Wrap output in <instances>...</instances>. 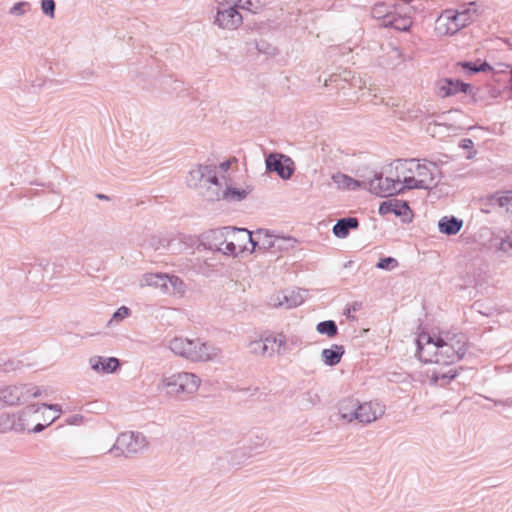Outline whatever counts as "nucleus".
Wrapping results in <instances>:
<instances>
[{
  "label": "nucleus",
  "mask_w": 512,
  "mask_h": 512,
  "mask_svg": "<svg viewBox=\"0 0 512 512\" xmlns=\"http://www.w3.org/2000/svg\"><path fill=\"white\" fill-rule=\"evenodd\" d=\"M30 8V3L26 1H21L15 3L9 10L11 15L21 16L24 15L27 9Z\"/></svg>",
  "instance_id": "4c0bfd02"
},
{
  "label": "nucleus",
  "mask_w": 512,
  "mask_h": 512,
  "mask_svg": "<svg viewBox=\"0 0 512 512\" xmlns=\"http://www.w3.org/2000/svg\"><path fill=\"white\" fill-rule=\"evenodd\" d=\"M39 414H40V412H38L34 415H31V416L24 417V419H25L24 423H26L25 431H28L29 433H40L46 428V425L42 424L41 422H37V424L33 428H30L31 422L40 420Z\"/></svg>",
  "instance_id": "72a5a7b5"
},
{
  "label": "nucleus",
  "mask_w": 512,
  "mask_h": 512,
  "mask_svg": "<svg viewBox=\"0 0 512 512\" xmlns=\"http://www.w3.org/2000/svg\"><path fill=\"white\" fill-rule=\"evenodd\" d=\"M359 220L356 217H344L337 220L332 228L333 234L340 239L346 238L351 230L357 229Z\"/></svg>",
  "instance_id": "412c9836"
},
{
  "label": "nucleus",
  "mask_w": 512,
  "mask_h": 512,
  "mask_svg": "<svg viewBox=\"0 0 512 512\" xmlns=\"http://www.w3.org/2000/svg\"><path fill=\"white\" fill-rule=\"evenodd\" d=\"M249 349L252 353L267 355V344L264 343L263 339L251 341L249 343Z\"/></svg>",
  "instance_id": "c9c22d12"
},
{
  "label": "nucleus",
  "mask_w": 512,
  "mask_h": 512,
  "mask_svg": "<svg viewBox=\"0 0 512 512\" xmlns=\"http://www.w3.org/2000/svg\"><path fill=\"white\" fill-rule=\"evenodd\" d=\"M78 419H82V416H80V415H73V416H71L70 418L67 419V423L70 424V425L71 424H76Z\"/></svg>",
  "instance_id": "8fccbe9b"
},
{
  "label": "nucleus",
  "mask_w": 512,
  "mask_h": 512,
  "mask_svg": "<svg viewBox=\"0 0 512 512\" xmlns=\"http://www.w3.org/2000/svg\"><path fill=\"white\" fill-rule=\"evenodd\" d=\"M97 197L99 199H108V197L106 195H104V194H98Z\"/></svg>",
  "instance_id": "6e6d98bb"
},
{
  "label": "nucleus",
  "mask_w": 512,
  "mask_h": 512,
  "mask_svg": "<svg viewBox=\"0 0 512 512\" xmlns=\"http://www.w3.org/2000/svg\"><path fill=\"white\" fill-rule=\"evenodd\" d=\"M42 394V389L30 383L2 386L0 387V406L21 405L31 398L42 396Z\"/></svg>",
  "instance_id": "423d86ee"
},
{
  "label": "nucleus",
  "mask_w": 512,
  "mask_h": 512,
  "mask_svg": "<svg viewBox=\"0 0 512 512\" xmlns=\"http://www.w3.org/2000/svg\"><path fill=\"white\" fill-rule=\"evenodd\" d=\"M149 446V441L146 436L137 431H126L120 433L114 445L109 449V453L114 457H133Z\"/></svg>",
  "instance_id": "39448f33"
},
{
  "label": "nucleus",
  "mask_w": 512,
  "mask_h": 512,
  "mask_svg": "<svg viewBox=\"0 0 512 512\" xmlns=\"http://www.w3.org/2000/svg\"><path fill=\"white\" fill-rule=\"evenodd\" d=\"M359 401L352 397L343 399L339 403V414L340 417L347 422H352L357 418Z\"/></svg>",
  "instance_id": "b1692460"
},
{
  "label": "nucleus",
  "mask_w": 512,
  "mask_h": 512,
  "mask_svg": "<svg viewBox=\"0 0 512 512\" xmlns=\"http://www.w3.org/2000/svg\"><path fill=\"white\" fill-rule=\"evenodd\" d=\"M467 351L462 333L441 332L437 336L422 335L417 339L416 354L425 363L450 365L461 360Z\"/></svg>",
  "instance_id": "f257e3e1"
},
{
  "label": "nucleus",
  "mask_w": 512,
  "mask_h": 512,
  "mask_svg": "<svg viewBox=\"0 0 512 512\" xmlns=\"http://www.w3.org/2000/svg\"><path fill=\"white\" fill-rule=\"evenodd\" d=\"M166 286L167 291H164L165 294H183L185 292V284L178 276L168 275L167 274Z\"/></svg>",
  "instance_id": "c756f323"
},
{
  "label": "nucleus",
  "mask_w": 512,
  "mask_h": 512,
  "mask_svg": "<svg viewBox=\"0 0 512 512\" xmlns=\"http://www.w3.org/2000/svg\"><path fill=\"white\" fill-rule=\"evenodd\" d=\"M332 180L336 184L337 188L343 191H356L361 187L366 188L365 181L361 182L341 172L333 174Z\"/></svg>",
  "instance_id": "aec40b11"
},
{
  "label": "nucleus",
  "mask_w": 512,
  "mask_h": 512,
  "mask_svg": "<svg viewBox=\"0 0 512 512\" xmlns=\"http://www.w3.org/2000/svg\"><path fill=\"white\" fill-rule=\"evenodd\" d=\"M225 247H222V251L225 255H236L239 251L234 240L227 241L224 243Z\"/></svg>",
  "instance_id": "79ce46f5"
},
{
  "label": "nucleus",
  "mask_w": 512,
  "mask_h": 512,
  "mask_svg": "<svg viewBox=\"0 0 512 512\" xmlns=\"http://www.w3.org/2000/svg\"><path fill=\"white\" fill-rule=\"evenodd\" d=\"M463 227V220L455 216H444L438 221L440 233L452 236L456 235Z\"/></svg>",
  "instance_id": "5701e85b"
},
{
  "label": "nucleus",
  "mask_w": 512,
  "mask_h": 512,
  "mask_svg": "<svg viewBox=\"0 0 512 512\" xmlns=\"http://www.w3.org/2000/svg\"><path fill=\"white\" fill-rule=\"evenodd\" d=\"M174 84H175L174 90H177L182 86V83L180 81H174Z\"/></svg>",
  "instance_id": "5fc2aeb1"
},
{
  "label": "nucleus",
  "mask_w": 512,
  "mask_h": 512,
  "mask_svg": "<svg viewBox=\"0 0 512 512\" xmlns=\"http://www.w3.org/2000/svg\"><path fill=\"white\" fill-rule=\"evenodd\" d=\"M169 349L177 356L192 362H208L215 360L221 353L220 348L202 342L199 338L188 339L174 337L169 341Z\"/></svg>",
  "instance_id": "7ed1b4c3"
},
{
  "label": "nucleus",
  "mask_w": 512,
  "mask_h": 512,
  "mask_svg": "<svg viewBox=\"0 0 512 512\" xmlns=\"http://www.w3.org/2000/svg\"><path fill=\"white\" fill-rule=\"evenodd\" d=\"M232 237L234 238L239 251L249 250L248 247L244 244V242L247 241V239H244L242 235L236 234L235 236Z\"/></svg>",
  "instance_id": "c03bdc74"
},
{
  "label": "nucleus",
  "mask_w": 512,
  "mask_h": 512,
  "mask_svg": "<svg viewBox=\"0 0 512 512\" xmlns=\"http://www.w3.org/2000/svg\"><path fill=\"white\" fill-rule=\"evenodd\" d=\"M219 168L222 170V171H227L229 168H230V162L229 161H225V162H222L219 166Z\"/></svg>",
  "instance_id": "603ef678"
},
{
  "label": "nucleus",
  "mask_w": 512,
  "mask_h": 512,
  "mask_svg": "<svg viewBox=\"0 0 512 512\" xmlns=\"http://www.w3.org/2000/svg\"><path fill=\"white\" fill-rule=\"evenodd\" d=\"M344 353L345 349L342 345L333 344L330 348L322 350L321 358L325 365L333 367L341 361Z\"/></svg>",
  "instance_id": "a878e982"
},
{
  "label": "nucleus",
  "mask_w": 512,
  "mask_h": 512,
  "mask_svg": "<svg viewBox=\"0 0 512 512\" xmlns=\"http://www.w3.org/2000/svg\"><path fill=\"white\" fill-rule=\"evenodd\" d=\"M360 308V304L355 302L354 304L348 306L345 310V314L347 318H354L351 314L356 312Z\"/></svg>",
  "instance_id": "49530a36"
},
{
  "label": "nucleus",
  "mask_w": 512,
  "mask_h": 512,
  "mask_svg": "<svg viewBox=\"0 0 512 512\" xmlns=\"http://www.w3.org/2000/svg\"><path fill=\"white\" fill-rule=\"evenodd\" d=\"M243 22L238 8L219 1L214 23L221 29L235 30Z\"/></svg>",
  "instance_id": "9d476101"
},
{
  "label": "nucleus",
  "mask_w": 512,
  "mask_h": 512,
  "mask_svg": "<svg viewBox=\"0 0 512 512\" xmlns=\"http://www.w3.org/2000/svg\"><path fill=\"white\" fill-rule=\"evenodd\" d=\"M46 272H48L49 264L44 268Z\"/></svg>",
  "instance_id": "13d9d810"
},
{
  "label": "nucleus",
  "mask_w": 512,
  "mask_h": 512,
  "mask_svg": "<svg viewBox=\"0 0 512 512\" xmlns=\"http://www.w3.org/2000/svg\"><path fill=\"white\" fill-rule=\"evenodd\" d=\"M223 2L231 5V6H234L236 8H238L239 4L243 1V0H222Z\"/></svg>",
  "instance_id": "3c124183"
},
{
  "label": "nucleus",
  "mask_w": 512,
  "mask_h": 512,
  "mask_svg": "<svg viewBox=\"0 0 512 512\" xmlns=\"http://www.w3.org/2000/svg\"><path fill=\"white\" fill-rule=\"evenodd\" d=\"M131 313V310L126 306L119 307L112 316L111 321H121L128 317Z\"/></svg>",
  "instance_id": "a19ab883"
},
{
  "label": "nucleus",
  "mask_w": 512,
  "mask_h": 512,
  "mask_svg": "<svg viewBox=\"0 0 512 512\" xmlns=\"http://www.w3.org/2000/svg\"><path fill=\"white\" fill-rule=\"evenodd\" d=\"M375 266L378 269L391 271L398 267V261L394 257H383L379 259Z\"/></svg>",
  "instance_id": "f704fd0d"
},
{
  "label": "nucleus",
  "mask_w": 512,
  "mask_h": 512,
  "mask_svg": "<svg viewBox=\"0 0 512 512\" xmlns=\"http://www.w3.org/2000/svg\"><path fill=\"white\" fill-rule=\"evenodd\" d=\"M37 405L39 406V412L43 408L49 409V410H53V411L57 412V415H55L54 417L50 418V420L45 424L46 427L51 425L55 420H57L59 418L60 413H61L60 405H58V404H47V403H42V404H37Z\"/></svg>",
  "instance_id": "58836bf2"
},
{
  "label": "nucleus",
  "mask_w": 512,
  "mask_h": 512,
  "mask_svg": "<svg viewBox=\"0 0 512 512\" xmlns=\"http://www.w3.org/2000/svg\"><path fill=\"white\" fill-rule=\"evenodd\" d=\"M307 397L312 404H316L319 401V397L316 393L308 392Z\"/></svg>",
  "instance_id": "09e8293b"
},
{
  "label": "nucleus",
  "mask_w": 512,
  "mask_h": 512,
  "mask_svg": "<svg viewBox=\"0 0 512 512\" xmlns=\"http://www.w3.org/2000/svg\"><path fill=\"white\" fill-rule=\"evenodd\" d=\"M39 412V406L30 404L21 409L18 413L0 412V433L8 431L24 432L26 423L25 416H31Z\"/></svg>",
  "instance_id": "1a4fd4ad"
},
{
  "label": "nucleus",
  "mask_w": 512,
  "mask_h": 512,
  "mask_svg": "<svg viewBox=\"0 0 512 512\" xmlns=\"http://www.w3.org/2000/svg\"><path fill=\"white\" fill-rule=\"evenodd\" d=\"M366 188L380 197L398 195L397 177H383L382 174H375L372 179L366 182Z\"/></svg>",
  "instance_id": "ddd939ff"
},
{
  "label": "nucleus",
  "mask_w": 512,
  "mask_h": 512,
  "mask_svg": "<svg viewBox=\"0 0 512 512\" xmlns=\"http://www.w3.org/2000/svg\"><path fill=\"white\" fill-rule=\"evenodd\" d=\"M486 204L492 207L505 208L508 213L511 212L512 208V191H506L503 193H494L489 195L486 200Z\"/></svg>",
  "instance_id": "bb28decb"
},
{
  "label": "nucleus",
  "mask_w": 512,
  "mask_h": 512,
  "mask_svg": "<svg viewBox=\"0 0 512 512\" xmlns=\"http://www.w3.org/2000/svg\"><path fill=\"white\" fill-rule=\"evenodd\" d=\"M316 330L319 334L334 338L338 335V326L333 320L321 321L317 324Z\"/></svg>",
  "instance_id": "7c9ffc66"
},
{
  "label": "nucleus",
  "mask_w": 512,
  "mask_h": 512,
  "mask_svg": "<svg viewBox=\"0 0 512 512\" xmlns=\"http://www.w3.org/2000/svg\"><path fill=\"white\" fill-rule=\"evenodd\" d=\"M43 419L44 421L50 420L49 417L44 418L43 416L40 417V420Z\"/></svg>",
  "instance_id": "4d7b16f0"
},
{
  "label": "nucleus",
  "mask_w": 512,
  "mask_h": 512,
  "mask_svg": "<svg viewBox=\"0 0 512 512\" xmlns=\"http://www.w3.org/2000/svg\"><path fill=\"white\" fill-rule=\"evenodd\" d=\"M306 290L302 289H287L279 292L273 299L275 307L285 309H292L301 305L305 300Z\"/></svg>",
  "instance_id": "4468645a"
},
{
  "label": "nucleus",
  "mask_w": 512,
  "mask_h": 512,
  "mask_svg": "<svg viewBox=\"0 0 512 512\" xmlns=\"http://www.w3.org/2000/svg\"><path fill=\"white\" fill-rule=\"evenodd\" d=\"M201 383L200 378L190 372L174 373L163 379V386L170 396L182 398L183 395L194 394Z\"/></svg>",
  "instance_id": "0eeeda50"
},
{
  "label": "nucleus",
  "mask_w": 512,
  "mask_h": 512,
  "mask_svg": "<svg viewBox=\"0 0 512 512\" xmlns=\"http://www.w3.org/2000/svg\"><path fill=\"white\" fill-rule=\"evenodd\" d=\"M275 339L277 342V347L275 349L277 351V354L279 355H283L286 352L290 351L292 349V346L295 344L293 339L288 340L283 333L275 334Z\"/></svg>",
  "instance_id": "2f4dec72"
},
{
  "label": "nucleus",
  "mask_w": 512,
  "mask_h": 512,
  "mask_svg": "<svg viewBox=\"0 0 512 512\" xmlns=\"http://www.w3.org/2000/svg\"><path fill=\"white\" fill-rule=\"evenodd\" d=\"M244 239L251 245L250 252L264 251L276 254L279 251L288 250L293 247L294 239L269 234L267 230L258 229L250 232L246 228L238 230Z\"/></svg>",
  "instance_id": "20e7f679"
},
{
  "label": "nucleus",
  "mask_w": 512,
  "mask_h": 512,
  "mask_svg": "<svg viewBox=\"0 0 512 512\" xmlns=\"http://www.w3.org/2000/svg\"><path fill=\"white\" fill-rule=\"evenodd\" d=\"M380 215L393 213L398 217H403L404 222L411 221L412 211L406 201L399 199H390L383 201L378 209Z\"/></svg>",
  "instance_id": "dca6fc26"
},
{
  "label": "nucleus",
  "mask_w": 512,
  "mask_h": 512,
  "mask_svg": "<svg viewBox=\"0 0 512 512\" xmlns=\"http://www.w3.org/2000/svg\"><path fill=\"white\" fill-rule=\"evenodd\" d=\"M265 164L268 172L277 173L283 180L289 179L294 173L293 161L283 154L270 153L265 159Z\"/></svg>",
  "instance_id": "f8f14e48"
},
{
  "label": "nucleus",
  "mask_w": 512,
  "mask_h": 512,
  "mask_svg": "<svg viewBox=\"0 0 512 512\" xmlns=\"http://www.w3.org/2000/svg\"><path fill=\"white\" fill-rule=\"evenodd\" d=\"M238 230L242 228L228 226L210 230L202 236V245L208 250L222 251L226 238L240 234Z\"/></svg>",
  "instance_id": "9b49d317"
},
{
  "label": "nucleus",
  "mask_w": 512,
  "mask_h": 512,
  "mask_svg": "<svg viewBox=\"0 0 512 512\" xmlns=\"http://www.w3.org/2000/svg\"><path fill=\"white\" fill-rule=\"evenodd\" d=\"M55 8L56 4L54 0H42L41 1V10L44 15L48 16L49 18L55 17Z\"/></svg>",
  "instance_id": "e433bc0d"
},
{
  "label": "nucleus",
  "mask_w": 512,
  "mask_h": 512,
  "mask_svg": "<svg viewBox=\"0 0 512 512\" xmlns=\"http://www.w3.org/2000/svg\"><path fill=\"white\" fill-rule=\"evenodd\" d=\"M263 341L265 344H267V355L268 356L277 354V351L275 349L277 347L275 335H269L266 338H264Z\"/></svg>",
  "instance_id": "ea45409f"
},
{
  "label": "nucleus",
  "mask_w": 512,
  "mask_h": 512,
  "mask_svg": "<svg viewBox=\"0 0 512 512\" xmlns=\"http://www.w3.org/2000/svg\"><path fill=\"white\" fill-rule=\"evenodd\" d=\"M89 364L91 368L96 372L102 373H113L120 366V362L115 357H102V356H93L89 359Z\"/></svg>",
  "instance_id": "6ab92c4d"
},
{
  "label": "nucleus",
  "mask_w": 512,
  "mask_h": 512,
  "mask_svg": "<svg viewBox=\"0 0 512 512\" xmlns=\"http://www.w3.org/2000/svg\"><path fill=\"white\" fill-rule=\"evenodd\" d=\"M510 246L512 247V242L510 243Z\"/></svg>",
  "instance_id": "bf43d9fd"
},
{
  "label": "nucleus",
  "mask_w": 512,
  "mask_h": 512,
  "mask_svg": "<svg viewBox=\"0 0 512 512\" xmlns=\"http://www.w3.org/2000/svg\"><path fill=\"white\" fill-rule=\"evenodd\" d=\"M167 274L166 273H146L140 279V286H150L159 288L161 292L167 291L166 286Z\"/></svg>",
  "instance_id": "393cba45"
},
{
  "label": "nucleus",
  "mask_w": 512,
  "mask_h": 512,
  "mask_svg": "<svg viewBox=\"0 0 512 512\" xmlns=\"http://www.w3.org/2000/svg\"><path fill=\"white\" fill-rule=\"evenodd\" d=\"M384 413L385 406L379 402H359L356 420L362 424H369L382 417Z\"/></svg>",
  "instance_id": "2eb2a0df"
},
{
  "label": "nucleus",
  "mask_w": 512,
  "mask_h": 512,
  "mask_svg": "<svg viewBox=\"0 0 512 512\" xmlns=\"http://www.w3.org/2000/svg\"><path fill=\"white\" fill-rule=\"evenodd\" d=\"M456 376H457L456 371L450 370L446 374H434L432 379L435 382H437L439 379H448L450 381V380L454 379Z\"/></svg>",
  "instance_id": "a18cd8bd"
},
{
  "label": "nucleus",
  "mask_w": 512,
  "mask_h": 512,
  "mask_svg": "<svg viewBox=\"0 0 512 512\" xmlns=\"http://www.w3.org/2000/svg\"><path fill=\"white\" fill-rule=\"evenodd\" d=\"M398 194H403L406 190L423 189L428 190L425 180H419L412 175H397Z\"/></svg>",
  "instance_id": "4be33fe9"
},
{
  "label": "nucleus",
  "mask_w": 512,
  "mask_h": 512,
  "mask_svg": "<svg viewBox=\"0 0 512 512\" xmlns=\"http://www.w3.org/2000/svg\"><path fill=\"white\" fill-rule=\"evenodd\" d=\"M395 169L398 172V175H416L415 167L419 163L417 159H398L396 160Z\"/></svg>",
  "instance_id": "c85d7f7f"
},
{
  "label": "nucleus",
  "mask_w": 512,
  "mask_h": 512,
  "mask_svg": "<svg viewBox=\"0 0 512 512\" xmlns=\"http://www.w3.org/2000/svg\"><path fill=\"white\" fill-rule=\"evenodd\" d=\"M239 9H244V10H247V11H250V12H253V13H256V9L257 7L254 5V3L252 2V0H243L239 6H238V10Z\"/></svg>",
  "instance_id": "37998d69"
},
{
  "label": "nucleus",
  "mask_w": 512,
  "mask_h": 512,
  "mask_svg": "<svg viewBox=\"0 0 512 512\" xmlns=\"http://www.w3.org/2000/svg\"><path fill=\"white\" fill-rule=\"evenodd\" d=\"M475 17V10L465 8L461 11L447 9L438 17V29L446 35H454L470 24Z\"/></svg>",
  "instance_id": "6e6552de"
},
{
  "label": "nucleus",
  "mask_w": 512,
  "mask_h": 512,
  "mask_svg": "<svg viewBox=\"0 0 512 512\" xmlns=\"http://www.w3.org/2000/svg\"><path fill=\"white\" fill-rule=\"evenodd\" d=\"M52 266H53V269H52V270H53V273L60 272V271H61V268L63 267V265H62V264H60L59 266H57V265H56V263H53V264H52Z\"/></svg>",
  "instance_id": "864d4df0"
},
{
  "label": "nucleus",
  "mask_w": 512,
  "mask_h": 512,
  "mask_svg": "<svg viewBox=\"0 0 512 512\" xmlns=\"http://www.w3.org/2000/svg\"><path fill=\"white\" fill-rule=\"evenodd\" d=\"M383 25L398 31H407L412 25V20L407 16L401 17L396 15H387L384 18Z\"/></svg>",
  "instance_id": "cd10ccee"
},
{
  "label": "nucleus",
  "mask_w": 512,
  "mask_h": 512,
  "mask_svg": "<svg viewBox=\"0 0 512 512\" xmlns=\"http://www.w3.org/2000/svg\"><path fill=\"white\" fill-rule=\"evenodd\" d=\"M189 187L201 189L202 196L208 201L225 200L229 203L244 200L251 192L252 187L237 188L223 183L217 176L215 164H199L189 172L187 178Z\"/></svg>",
  "instance_id": "f03ea898"
},
{
  "label": "nucleus",
  "mask_w": 512,
  "mask_h": 512,
  "mask_svg": "<svg viewBox=\"0 0 512 512\" xmlns=\"http://www.w3.org/2000/svg\"><path fill=\"white\" fill-rule=\"evenodd\" d=\"M437 94L442 98L456 95L459 92L468 93L471 89L470 84L462 82L458 79L444 78L436 84Z\"/></svg>",
  "instance_id": "f3484780"
},
{
  "label": "nucleus",
  "mask_w": 512,
  "mask_h": 512,
  "mask_svg": "<svg viewBox=\"0 0 512 512\" xmlns=\"http://www.w3.org/2000/svg\"><path fill=\"white\" fill-rule=\"evenodd\" d=\"M460 147L464 149H468L473 147V141L471 139L465 138L461 140Z\"/></svg>",
  "instance_id": "de8ad7c7"
},
{
  "label": "nucleus",
  "mask_w": 512,
  "mask_h": 512,
  "mask_svg": "<svg viewBox=\"0 0 512 512\" xmlns=\"http://www.w3.org/2000/svg\"><path fill=\"white\" fill-rule=\"evenodd\" d=\"M414 170L418 177L417 179L426 181L428 190L437 186L440 171L438 170L436 162L429 161L428 164H421L419 162Z\"/></svg>",
  "instance_id": "a211bd4d"
},
{
  "label": "nucleus",
  "mask_w": 512,
  "mask_h": 512,
  "mask_svg": "<svg viewBox=\"0 0 512 512\" xmlns=\"http://www.w3.org/2000/svg\"><path fill=\"white\" fill-rule=\"evenodd\" d=\"M461 66L463 67V69H465L469 73H473V74L479 73V72H487V71H492L493 70L491 65L488 62H486V61H483L480 64H477V63H474V62L465 61V62L461 63Z\"/></svg>",
  "instance_id": "473e14b6"
}]
</instances>
